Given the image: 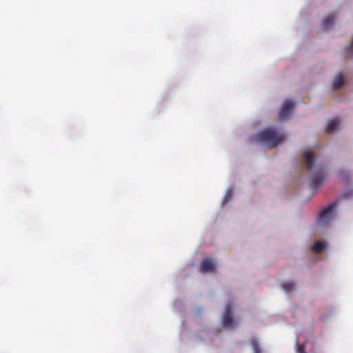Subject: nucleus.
I'll use <instances>...</instances> for the list:
<instances>
[{
    "instance_id": "obj_5",
    "label": "nucleus",
    "mask_w": 353,
    "mask_h": 353,
    "mask_svg": "<svg viewBox=\"0 0 353 353\" xmlns=\"http://www.w3.org/2000/svg\"><path fill=\"white\" fill-rule=\"evenodd\" d=\"M294 103L292 100H287L284 102L281 110L279 112V117L280 119H285L293 110Z\"/></svg>"
},
{
    "instance_id": "obj_15",
    "label": "nucleus",
    "mask_w": 353,
    "mask_h": 353,
    "mask_svg": "<svg viewBox=\"0 0 353 353\" xmlns=\"http://www.w3.org/2000/svg\"><path fill=\"white\" fill-rule=\"evenodd\" d=\"M296 352L297 353H306L305 351V345L303 343H302V344L297 343Z\"/></svg>"
},
{
    "instance_id": "obj_1",
    "label": "nucleus",
    "mask_w": 353,
    "mask_h": 353,
    "mask_svg": "<svg viewBox=\"0 0 353 353\" xmlns=\"http://www.w3.org/2000/svg\"><path fill=\"white\" fill-rule=\"evenodd\" d=\"M256 138L258 141L267 144L268 146L274 147L283 141L284 136L279 134L273 128H267L260 132L256 135Z\"/></svg>"
},
{
    "instance_id": "obj_8",
    "label": "nucleus",
    "mask_w": 353,
    "mask_h": 353,
    "mask_svg": "<svg viewBox=\"0 0 353 353\" xmlns=\"http://www.w3.org/2000/svg\"><path fill=\"white\" fill-rule=\"evenodd\" d=\"M340 123L339 118H334L330 120L326 127V132L332 133L339 126Z\"/></svg>"
},
{
    "instance_id": "obj_14",
    "label": "nucleus",
    "mask_w": 353,
    "mask_h": 353,
    "mask_svg": "<svg viewBox=\"0 0 353 353\" xmlns=\"http://www.w3.org/2000/svg\"><path fill=\"white\" fill-rule=\"evenodd\" d=\"M251 344L253 347L254 353H262L261 349L259 345L257 340H256L255 339H252L251 340Z\"/></svg>"
},
{
    "instance_id": "obj_16",
    "label": "nucleus",
    "mask_w": 353,
    "mask_h": 353,
    "mask_svg": "<svg viewBox=\"0 0 353 353\" xmlns=\"http://www.w3.org/2000/svg\"><path fill=\"white\" fill-rule=\"evenodd\" d=\"M232 191H228L224 197V201L228 202V201H230L232 198Z\"/></svg>"
},
{
    "instance_id": "obj_10",
    "label": "nucleus",
    "mask_w": 353,
    "mask_h": 353,
    "mask_svg": "<svg viewBox=\"0 0 353 353\" xmlns=\"http://www.w3.org/2000/svg\"><path fill=\"white\" fill-rule=\"evenodd\" d=\"M344 78L342 74H338L336 77H335L334 81H333V88L334 90H338L343 87L344 85Z\"/></svg>"
},
{
    "instance_id": "obj_13",
    "label": "nucleus",
    "mask_w": 353,
    "mask_h": 353,
    "mask_svg": "<svg viewBox=\"0 0 353 353\" xmlns=\"http://www.w3.org/2000/svg\"><path fill=\"white\" fill-rule=\"evenodd\" d=\"M283 289L289 292L294 289V283L292 281H287L282 285Z\"/></svg>"
},
{
    "instance_id": "obj_4",
    "label": "nucleus",
    "mask_w": 353,
    "mask_h": 353,
    "mask_svg": "<svg viewBox=\"0 0 353 353\" xmlns=\"http://www.w3.org/2000/svg\"><path fill=\"white\" fill-rule=\"evenodd\" d=\"M325 178L326 175L324 172V170L322 168H319L312 181L313 188L316 190L323 183Z\"/></svg>"
},
{
    "instance_id": "obj_3",
    "label": "nucleus",
    "mask_w": 353,
    "mask_h": 353,
    "mask_svg": "<svg viewBox=\"0 0 353 353\" xmlns=\"http://www.w3.org/2000/svg\"><path fill=\"white\" fill-rule=\"evenodd\" d=\"M234 321L232 312V306L228 304L225 307L224 314L223 316V325L225 327H231L234 325Z\"/></svg>"
},
{
    "instance_id": "obj_2",
    "label": "nucleus",
    "mask_w": 353,
    "mask_h": 353,
    "mask_svg": "<svg viewBox=\"0 0 353 353\" xmlns=\"http://www.w3.org/2000/svg\"><path fill=\"white\" fill-rule=\"evenodd\" d=\"M336 203H330L323 208L319 214L317 223L321 226H326L332 221L334 215Z\"/></svg>"
},
{
    "instance_id": "obj_9",
    "label": "nucleus",
    "mask_w": 353,
    "mask_h": 353,
    "mask_svg": "<svg viewBox=\"0 0 353 353\" xmlns=\"http://www.w3.org/2000/svg\"><path fill=\"white\" fill-rule=\"evenodd\" d=\"M334 16L332 14H329L323 20V26L324 29H330L334 25Z\"/></svg>"
},
{
    "instance_id": "obj_12",
    "label": "nucleus",
    "mask_w": 353,
    "mask_h": 353,
    "mask_svg": "<svg viewBox=\"0 0 353 353\" xmlns=\"http://www.w3.org/2000/svg\"><path fill=\"white\" fill-rule=\"evenodd\" d=\"M339 175L341 180L344 181H348L350 178V172L347 170L342 169L339 171Z\"/></svg>"
},
{
    "instance_id": "obj_11",
    "label": "nucleus",
    "mask_w": 353,
    "mask_h": 353,
    "mask_svg": "<svg viewBox=\"0 0 353 353\" xmlns=\"http://www.w3.org/2000/svg\"><path fill=\"white\" fill-rule=\"evenodd\" d=\"M325 248V245L321 241H316L312 247V250L316 254L321 252Z\"/></svg>"
},
{
    "instance_id": "obj_17",
    "label": "nucleus",
    "mask_w": 353,
    "mask_h": 353,
    "mask_svg": "<svg viewBox=\"0 0 353 353\" xmlns=\"http://www.w3.org/2000/svg\"><path fill=\"white\" fill-rule=\"evenodd\" d=\"M350 196H351V195H350ZM345 198H347V197H349V196H347V194H345Z\"/></svg>"
},
{
    "instance_id": "obj_7",
    "label": "nucleus",
    "mask_w": 353,
    "mask_h": 353,
    "mask_svg": "<svg viewBox=\"0 0 353 353\" xmlns=\"http://www.w3.org/2000/svg\"><path fill=\"white\" fill-rule=\"evenodd\" d=\"M215 270V264L210 259H205L202 261L200 266V271L203 273L213 272Z\"/></svg>"
},
{
    "instance_id": "obj_6",
    "label": "nucleus",
    "mask_w": 353,
    "mask_h": 353,
    "mask_svg": "<svg viewBox=\"0 0 353 353\" xmlns=\"http://www.w3.org/2000/svg\"><path fill=\"white\" fill-rule=\"evenodd\" d=\"M306 169L312 173L315 168L314 155L312 152H306L303 154Z\"/></svg>"
}]
</instances>
